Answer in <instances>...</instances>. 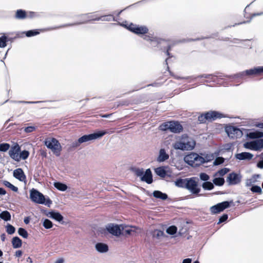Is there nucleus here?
I'll return each instance as SVG.
<instances>
[{"instance_id":"nucleus-58","label":"nucleus","mask_w":263,"mask_h":263,"mask_svg":"<svg viewBox=\"0 0 263 263\" xmlns=\"http://www.w3.org/2000/svg\"><path fill=\"white\" fill-rule=\"evenodd\" d=\"M192 260L190 258H186L183 260L182 263H191Z\"/></svg>"},{"instance_id":"nucleus-54","label":"nucleus","mask_w":263,"mask_h":263,"mask_svg":"<svg viewBox=\"0 0 263 263\" xmlns=\"http://www.w3.org/2000/svg\"><path fill=\"white\" fill-rule=\"evenodd\" d=\"M161 41H162V40H159L158 39H157L156 42L154 41V42H151L150 43H151V45L152 46L155 47V46H156L158 45V44L160 43Z\"/></svg>"},{"instance_id":"nucleus-55","label":"nucleus","mask_w":263,"mask_h":263,"mask_svg":"<svg viewBox=\"0 0 263 263\" xmlns=\"http://www.w3.org/2000/svg\"><path fill=\"white\" fill-rule=\"evenodd\" d=\"M19 103H28V104H33L41 103L40 101L30 102V101H19Z\"/></svg>"},{"instance_id":"nucleus-25","label":"nucleus","mask_w":263,"mask_h":263,"mask_svg":"<svg viewBox=\"0 0 263 263\" xmlns=\"http://www.w3.org/2000/svg\"><path fill=\"white\" fill-rule=\"evenodd\" d=\"M153 194L155 198H159L163 200H166L167 198V195L166 194L159 191H155Z\"/></svg>"},{"instance_id":"nucleus-42","label":"nucleus","mask_w":263,"mask_h":263,"mask_svg":"<svg viewBox=\"0 0 263 263\" xmlns=\"http://www.w3.org/2000/svg\"><path fill=\"white\" fill-rule=\"evenodd\" d=\"M43 224L46 229H50L52 227V222L48 219H46L44 220Z\"/></svg>"},{"instance_id":"nucleus-22","label":"nucleus","mask_w":263,"mask_h":263,"mask_svg":"<svg viewBox=\"0 0 263 263\" xmlns=\"http://www.w3.org/2000/svg\"><path fill=\"white\" fill-rule=\"evenodd\" d=\"M47 216L54 219L58 221H61L63 220V217L62 215L59 212H55L53 211L49 212L46 213Z\"/></svg>"},{"instance_id":"nucleus-14","label":"nucleus","mask_w":263,"mask_h":263,"mask_svg":"<svg viewBox=\"0 0 263 263\" xmlns=\"http://www.w3.org/2000/svg\"><path fill=\"white\" fill-rule=\"evenodd\" d=\"M21 148L17 144L13 146L9 152L10 157L16 161H19V154Z\"/></svg>"},{"instance_id":"nucleus-3","label":"nucleus","mask_w":263,"mask_h":263,"mask_svg":"<svg viewBox=\"0 0 263 263\" xmlns=\"http://www.w3.org/2000/svg\"><path fill=\"white\" fill-rule=\"evenodd\" d=\"M30 197L32 201L34 202L39 204H44L48 207H49L52 203V201L49 198H46L43 194L34 189H32L30 191Z\"/></svg>"},{"instance_id":"nucleus-16","label":"nucleus","mask_w":263,"mask_h":263,"mask_svg":"<svg viewBox=\"0 0 263 263\" xmlns=\"http://www.w3.org/2000/svg\"><path fill=\"white\" fill-rule=\"evenodd\" d=\"M247 76H259L263 73V66H258L245 70Z\"/></svg>"},{"instance_id":"nucleus-20","label":"nucleus","mask_w":263,"mask_h":263,"mask_svg":"<svg viewBox=\"0 0 263 263\" xmlns=\"http://www.w3.org/2000/svg\"><path fill=\"white\" fill-rule=\"evenodd\" d=\"M235 157L237 159H239V160H250L253 158V155L250 153L242 152L241 153L237 154L235 155Z\"/></svg>"},{"instance_id":"nucleus-24","label":"nucleus","mask_w":263,"mask_h":263,"mask_svg":"<svg viewBox=\"0 0 263 263\" xmlns=\"http://www.w3.org/2000/svg\"><path fill=\"white\" fill-rule=\"evenodd\" d=\"M168 155L166 153L164 149H161L159 152V155L158 158L159 162H163L168 158Z\"/></svg>"},{"instance_id":"nucleus-30","label":"nucleus","mask_w":263,"mask_h":263,"mask_svg":"<svg viewBox=\"0 0 263 263\" xmlns=\"http://www.w3.org/2000/svg\"><path fill=\"white\" fill-rule=\"evenodd\" d=\"M155 171L157 175L163 178L166 175V171L163 167H157L155 170Z\"/></svg>"},{"instance_id":"nucleus-36","label":"nucleus","mask_w":263,"mask_h":263,"mask_svg":"<svg viewBox=\"0 0 263 263\" xmlns=\"http://www.w3.org/2000/svg\"><path fill=\"white\" fill-rule=\"evenodd\" d=\"M213 182L215 185L221 186L223 184L224 180L223 178L217 177L214 179Z\"/></svg>"},{"instance_id":"nucleus-50","label":"nucleus","mask_w":263,"mask_h":263,"mask_svg":"<svg viewBox=\"0 0 263 263\" xmlns=\"http://www.w3.org/2000/svg\"><path fill=\"white\" fill-rule=\"evenodd\" d=\"M27 18H32L38 16V15L34 12L29 11L26 12Z\"/></svg>"},{"instance_id":"nucleus-7","label":"nucleus","mask_w":263,"mask_h":263,"mask_svg":"<svg viewBox=\"0 0 263 263\" xmlns=\"http://www.w3.org/2000/svg\"><path fill=\"white\" fill-rule=\"evenodd\" d=\"M224 117V116L222 114L218 111H211L206 112L204 115H200L198 117V121L200 123H204L206 120H215L218 118H221Z\"/></svg>"},{"instance_id":"nucleus-28","label":"nucleus","mask_w":263,"mask_h":263,"mask_svg":"<svg viewBox=\"0 0 263 263\" xmlns=\"http://www.w3.org/2000/svg\"><path fill=\"white\" fill-rule=\"evenodd\" d=\"M152 235L154 238H155L157 239H160L162 237L164 236V233L161 230H155L152 232Z\"/></svg>"},{"instance_id":"nucleus-15","label":"nucleus","mask_w":263,"mask_h":263,"mask_svg":"<svg viewBox=\"0 0 263 263\" xmlns=\"http://www.w3.org/2000/svg\"><path fill=\"white\" fill-rule=\"evenodd\" d=\"M138 228L136 227L131 226H126L121 224V232L123 231V234L132 235L137 232Z\"/></svg>"},{"instance_id":"nucleus-60","label":"nucleus","mask_w":263,"mask_h":263,"mask_svg":"<svg viewBox=\"0 0 263 263\" xmlns=\"http://www.w3.org/2000/svg\"><path fill=\"white\" fill-rule=\"evenodd\" d=\"M6 194V191L3 188L0 187V195H5Z\"/></svg>"},{"instance_id":"nucleus-19","label":"nucleus","mask_w":263,"mask_h":263,"mask_svg":"<svg viewBox=\"0 0 263 263\" xmlns=\"http://www.w3.org/2000/svg\"><path fill=\"white\" fill-rule=\"evenodd\" d=\"M141 180L148 184L153 182L152 174L150 169H147L145 173H144L143 176L141 178Z\"/></svg>"},{"instance_id":"nucleus-52","label":"nucleus","mask_w":263,"mask_h":263,"mask_svg":"<svg viewBox=\"0 0 263 263\" xmlns=\"http://www.w3.org/2000/svg\"><path fill=\"white\" fill-rule=\"evenodd\" d=\"M228 215L227 214H224L221 217H220V218H219V222H218V223H222L223 222H224L225 221L227 220V219H228Z\"/></svg>"},{"instance_id":"nucleus-40","label":"nucleus","mask_w":263,"mask_h":263,"mask_svg":"<svg viewBox=\"0 0 263 263\" xmlns=\"http://www.w3.org/2000/svg\"><path fill=\"white\" fill-rule=\"evenodd\" d=\"M15 228L10 224H8L6 226V231L9 234H12L15 232Z\"/></svg>"},{"instance_id":"nucleus-49","label":"nucleus","mask_w":263,"mask_h":263,"mask_svg":"<svg viewBox=\"0 0 263 263\" xmlns=\"http://www.w3.org/2000/svg\"><path fill=\"white\" fill-rule=\"evenodd\" d=\"M199 177L201 180L205 181V182L209 180L210 179L209 176L204 173H200Z\"/></svg>"},{"instance_id":"nucleus-39","label":"nucleus","mask_w":263,"mask_h":263,"mask_svg":"<svg viewBox=\"0 0 263 263\" xmlns=\"http://www.w3.org/2000/svg\"><path fill=\"white\" fill-rule=\"evenodd\" d=\"M177 230V229L176 227H175L174 226H172L168 227L167 229L166 232L168 234L174 235L176 233Z\"/></svg>"},{"instance_id":"nucleus-10","label":"nucleus","mask_w":263,"mask_h":263,"mask_svg":"<svg viewBox=\"0 0 263 263\" xmlns=\"http://www.w3.org/2000/svg\"><path fill=\"white\" fill-rule=\"evenodd\" d=\"M245 147L252 150L258 151L263 148V139H257L245 144Z\"/></svg>"},{"instance_id":"nucleus-61","label":"nucleus","mask_w":263,"mask_h":263,"mask_svg":"<svg viewBox=\"0 0 263 263\" xmlns=\"http://www.w3.org/2000/svg\"><path fill=\"white\" fill-rule=\"evenodd\" d=\"M257 127H259V128H263V123H258L257 125H256Z\"/></svg>"},{"instance_id":"nucleus-9","label":"nucleus","mask_w":263,"mask_h":263,"mask_svg":"<svg viewBox=\"0 0 263 263\" xmlns=\"http://www.w3.org/2000/svg\"><path fill=\"white\" fill-rule=\"evenodd\" d=\"M226 132L228 136L232 139H237L241 138L243 135L241 129L233 126H227L226 127Z\"/></svg>"},{"instance_id":"nucleus-56","label":"nucleus","mask_w":263,"mask_h":263,"mask_svg":"<svg viewBox=\"0 0 263 263\" xmlns=\"http://www.w3.org/2000/svg\"><path fill=\"white\" fill-rule=\"evenodd\" d=\"M257 166L260 168H263V160L258 162Z\"/></svg>"},{"instance_id":"nucleus-34","label":"nucleus","mask_w":263,"mask_h":263,"mask_svg":"<svg viewBox=\"0 0 263 263\" xmlns=\"http://www.w3.org/2000/svg\"><path fill=\"white\" fill-rule=\"evenodd\" d=\"M29 155V153L27 151L24 150L21 152H20V153L19 154V157H20L19 161L21 159H23V160L26 159L28 157Z\"/></svg>"},{"instance_id":"nucleus-48","label":"nucleus","mask_w":263,"mask_h":263,"mask_svg":"<svg viewBox=\"0 0 263 263\" xmlns=\"http://www.w3.org/2000/svg\"><path fill=\"white\" fill-rule=\"evenodd\" d=\"M143 39L145 41H148L149 42H156L157 41V38L152 37L148 35H144L143 37Z\"/></svg>"},{"instance_id":"nucleus-17","label":"nucleus","mask_w":263,"mask_h":263,"mask_svg":"<svg viewBox=\"0 0 263 263\" xmlns=\"http://www.w3.org/2000/svg\"><path fill=\"white\" fill-rule=\"evenodd\" d=\"M13 175L20 181L25 182L26 181V176L22 168H18L14 170Z\"/></svg>"},{"instance_id":"nucleus-37","label":"nucleus","mask_w":263,"mask_h":263,"mask_svg":"<svg viewBox=\"0 0 263 263\" xmlns=\"http://www.w3.org/2000/svg\"><path fill=\"white\" fill-rule=\"evenodd\" d=\"M250 136L252 138H259L263 137V132H256L250 133Z\"/></svg>"},{"instance_id":"nucleus-47","label":"nucleus","mask_w":263,"mask_h":263,"mask_svg":"<svg viewBox=\"0 0 263 263\" xmlns=\"http://www.w3.org/2000/svg\"><path fill=\"white\" fill-rule=\"evenodd\" d=\"M224 162V158L222 157H217L214 160L213 164L215 165H218L222 164Z\"/></svg>"},{"instance_id":"nucleus-45","label":"nucleus","mask_w":263,"mask_h":263,"mask_svg":"<svg viewBox=\"0 0 263 263\" xmlns=\"http://www.w3.org/2000/svg\"><path fill=\"white\" fill-rule=\"evenodd\" d=\"M40 33V32L37 30H29L26 32V35L28 37H30L32 36H34L37 35Z\"/></svg>"},{"instance_id":"nucleus-62","label":"nucleus","mask_w":263,"mask_h":263,"mask_svg":"<svg viewBox=\"0 0 263 263\" xmlns=\"http://www.w3.org/2000/svg\"><path fill=\"white\" fill-rule=\"evenodd\" d=\"M1 239L3 241H4L5 240V235L4 234H3L1 236Z\"/></svg>"},{"instance_id":"nucleus-11","label":"nucleus","mask_w":263,"mask_h":263,"mask_svg":"<svg viewBox=\"0 0 263 263\" xmlns=\"http://www.w3.org/2000/svg\"><path fill=\"white\" fill-rule=\"evenodd\" d=\"M107 231L111 234L115 236H119L121 233V224L118 225L113 223H110L106 226Z\"/></svg>"},{"instance_id":"nucleus-13","label":"nucleus","mask_w":263,"mask_h":263,"mask_svg":"<svg viewBox=\"0 0 263 263\" xmlns=\"http://www.w3.org/2000/svg\"><path fill=\"white\" fill-rule=\"evenodd\" d=\"M128 29L137 34H144L148 32V29L145 26H141L130 24Z\"/></svg>"},{"instance_id":"nucleus-2","label":"nucleus","mask_w":263,"mask_h":263,"mask_svg":"<svg viewBox=\"0 0 263 263\" xmlns=\"http://www.w3.org/2000/svg\"><path fill=\"white\" fill-rule=\"evenodd\" d=\"M184 161L192 167H197L208 161L206 158L199 156L194 153H191L185 156L184 158Z\"/></svg>"},{"instance_id":"nucleus-57","label":"nucleus","mask_w":263,"mask_h":263,"mask_svg":"<svg viewBox=\"0 0 263 263\" xmlns=\"http://www.w3.org/2000/svg\"><path fill=\"white\" fill-rule=\"evenodd\" d=\"M237 75H238V77H242L244 76H247L246 74V72H245V71H242V72H240Z\"/></svg>"},{"instance_id":"nucleus-4","label":"nucleus","mask_w":263,"mask_h":263,"mask_svg":"<svg viewBox=\"0 0 263 263\" xmlns=\"http://www.w3.org/2000/svg\"><path fill=\"white\" fill-rule=\"evenodd\" d=\"M106 133L107 132L105 131H99L89 135H84L80 138L78 141L73 142L72 146L73 147L79 146L80 144L82 143L99 139L105 135Z\"/></svg>"},{"instance_id":"nucleus-46","label":"nucleus","mask_w":263,"mask_h":263,"mask_svg":"<svg viewBox=\"0 0 263 263\" xmlns=\"http://www.w3.org/2000/svg\"><path fill=\"white\" fill-rule=\"evenodd\" d=\"M10 147V145L8 143H2L0 144V151L6 152Z\"/></svg>"},{"instance_id":"nucleus-33","label":"nucleus","mask_w":263,"mask_h":263,"mask_svg":"<svg viewBox=\"0 0 263 263\" xmlns=\"http://www.w3.org/2000/svg\"><path fill=\"white\" fill-rule=\"evenodd\" d=\"M3 184L5 186L10 188L12 191H14L15 192H16L18 191V188L17 187L15 186L14 185H13V184H12L9 181H3Z\"/></svg>"},{"instance_id":"nucleus-18","label":"nucleus","mask_w":263,"mask_h":263,"mask_svg":"<svg viewBox=\"0 0 263 263\" xmlns=\"http://www.w3.org/2000/svg\"><path fill=\"white\" fill-rule=\"evenodd\" d=\"M227 181L230 184H236L240 181V177L237 174L231 173L229 175Z\"/></svg>"},{"instance_id":"nucleus-53","label":"nucleus","mask_w":263,"mask_h":263,"mask_svg":"<svg viewBox=\"0 0 263 263\" xmlns=\"http://www.w3.org/2000/svg\"><path fill=\"white\" fill-rule=\"evenodd\" d=\"M35 129V127L33 126H28L25 128L24 130L26 133L32 132Z\"/></svg>"},{"instance_id":"nucleus-32","label":"nucleus","mask_w":263,"mask_h":263,"mask_svg":"<svg viewBox=\"0 0 263 263\" xmlns=\"http://www.w3.org/2000/svg\"><path fill=\"white\" fill-rule=\"evenodd\" d=\"M54 186L58 190L61 191H65L67 189V186L66 184L62 183L61 182H55L54 183Z\"/></svg>"},{"instance_id":"nucleus-6","label":"nucleus","mask_w":263,"mask_h":263,"mask_svg":"<svg viewBox=\"0 0 263 263\" xmlns=\"http://www.w3.org/2000/svg\"><path fill=\"white\" fill-rule=\"evenodd\" d=\"M160 128L162 130H169L172 133H177L182 131V126L178 122L170 121L162 123Z\"/></svg>"},{"instance_id":"nucleus-35","label":"nucleus","mask_w":263,"mask_h":263,"mask_svg":"<svg viewBox=\"0 0 263 263\" xmlns=\"http://www.w3.org/2000/svg\"><path fill=\"white\" fill-rule=\"evenodd\" d=\"M202 186L204 190H211L214 188L213 184L212 182L209 181L204 182L202 184Z\"/></svg>"},{"instance_id":"nucleus-41","label":"nucleus","mask_w":263,"mask_h":263,"mask_svg":"<svg viewBox=\"0 0 263 263\" xmlns=\"http://www.w3.org/2000/svg\"><path fill=\"white\" fill-rule=\"evenodd\" d=\"M18 234L24 238H27L28 237L27 232L23 228H20L18 230Z\"/></svg>"},{"instance_id":"nucleus-23","label":"nucleus","mask_w":263,"mask_h":263,"mask_svg":"<svg viewBox=\"0 0 263 263\" xmlns=\"http://www.w3.org/2000/svg\"><path fill=\"white\" fill-rule=\"evenodd\" d=\"M95 247L96 250L100 253L106 252L108 250L107 245L103 243H97Z\"/></svg>"},{"instance_id":"nucleus-38","label":"nucleus","mask_w":263,"mask_h":263,"mask_svg":"<svg viewBox=\"0 0 263 263\" xmlns=\"http://www.w3.org/2000/svg\"><path fill=\"white\" fill-rule=\"evenodd\" d=\"M229 171V169L227 168H223L218 171L215 175V176H222L228 173Z\"/></svg>"},{"instance_id":"nucleus-44","label":"nucleus","mask_w":263,"mask_h":263,"mask_svg":"<svg viewBox=\"0 0 263 263\" xmlns=\"http://www.w3.org/2000/svg\"><path fill=\"white\" fill-rule=\"evenodd\" d=\"M7 37L3 36L0 37V47L4 48L6 46Z\"/></svg>"},{"instance_id":"nucleus-43","label":"nucleus","mask_w":263,"mask_h":263,"mask_svg":"<svg viewBox=\"0 0 263 263\" xmlns=\"http://www.w3.org/2000/svg\"><path fill=\"white\" fill-rule=\"evenodd\" d=\"M251 190L253 192L257 193L259 194H261V193H262V190H261V187L257 185L253 186L251 187Z\"/></svg>"},{"instance_id":"nucleus-51","label":"nucleus","mask_w":263,"mask_h":263,"mask_svg":"<svg viewBox=\"0 0 263 263\" xmlns=\"http://www.w3.org/2000/svg\"><path fill=\"white\" fill-rule=\"evenodd\" d=\"M135 174L137 176L140 177L141 178L143 176L144 171L143 169L138 168L135 170Z\"/></svg>"},{"instance_id":"nucleus-12","label":"nucleus","mask_w":263,"mask_h":263,"mask_svg":"<svg viewBox=\"0 0 263 263\" xmlns=\"http://www.w3.org/2000/svg\"><path fill=\"white\" fill-rule=\"evenodd\" d=\"M229 206L230 203L228 201H224L211 206L210 208V211L211 213L213 214H217L223 211L224 209L228 208Z\"/></svg>"},{"instance_id":"nucleus-26","label":"nucleus","mask_w":263,"mask_h":263,"mask_svg":"<svg viewBox=\"0 0 263 263\" xmlns=\"http://www.w3.org/2000/svg\"><path fill=\"white\" fill-rule=\"evenodd\" d=\"M15 18L19 20H22L27 18L26 12L22 9L17 10L16 11Z\"/></svg>"},{"instance_id":"nucleus-64","label":"nucleus","mask_w":263,"mask_h":263,"mask_svg":"<svg viewBox=\"0 0 263 263\" xmlns=\"http://www.w3.org/2000/svg\"><path fill=\"white\" fill-rule=\"evenodd\" d=\"M55 263H63V260L62 259H59L57 260Z\"/></svg>"},{"instance_id":"nucleus-29","label":"nucleus","mask_w":263,"mask_h":263,"mask_svg":"<svg viewBox=\"0 0 263 263\" xmlns=\"http://www.w3.org/2000/svg\"><path fill=\"white\" fill-rule=\"evenodd\" d=\"M187 178L179 179L175 181V185L180 187L186 188Z\"/></svg>"},{"instance_id":"nucleus-31","label":"nucleus","mask_w":263,"mask_h":263,"mask_svg":"<svg viewBox=\"0 0 263 263\" xmlns=\"http://www.w3.org/2000/svg\"><path fill=\"white\" fill-rule=\"evenodd\" d=\"M0 218L5 221H9L11 219V215L7 211H5L0 214Z\"/></svg>"},{"instance_id":"nucleus-21","label":"nucleus","mask_w":263,"mask_h":263,"mask_svg":"<svg viewBox=\"0 0 263 263\" xmlns=\"http://www.w3.org/2000/svg\"><path fill=\"white\" fill-rule=\"evenodd\" d=\"M85 15L87 16V18L90 19V20H94V21L101 20L102 21H110L113 18V17L110 15L102 16L97 17V18H93V16L90 14H86Z\"/></svg>"},{"instance_id":"nucleus-27","label":"nucleus","mask_w":263,"mask_h":263,"mask_svg":"<svg viewBox=\"0 0 263 263\" xmlns=\"http://www.w3.org/2000/svg\"><path fill=\"white\" fill-rule=\"evenodd\" d=\"M12 243L14 248H19L22 246V240L18 237H14L12 240Z\"/></svg>"},{"instance_id":"nucleus-5","label":"nucleus","mask_w":263,"mask_h":263,"mask_svg":"<svg viewBox=\"0 0 263 263\" xmlns=\"http://www.w3.org/2000/svg\"><path fill=\"white\" fill-rule=\"evenodd\" d=\"M45 145L57 156L60 155L62 146L59 142L55 138H48L44 141Z\"/></svg>"},{"instance_id":"nucleus-59","label":"nucleus","mask_w":263,"mask_h":263,"mask_svg":"<svg viewBox=\"0 0 263 263\" xmlns=\"http://www.w3.org/2000/svg\"><path fill=\"white\" fill-rule=\"evenodd\" d=\"M22 252L20 250H18V251H17L16 252V253H15V255L17 256V257H20L22 255Z\"/></svg>"},{"instance_id":"nucleus-63","label":"nucleus","mask_w":263,"mask_h":263,"mask_svg":"<svg viewBox=\"0 0 263 263\" xmlns=\"http://www.w3.org/2000/svg\"><path fill=\"white\" fill-rule=\"evenodd\" d=\"M111 115V114H105V115H102V117H103V118H108Z\"/></svg>"},{"instance_id":"nucleus-8","label":"nucleus","mask_w":263,"mask_h":263,"mask_svg":"<svg viewBox=\"0 0 263 263\" xmlns=\"http://www.w3.org/2000/svg\"><path fill=\"white\" fill-rule=\"evenodd\" d=\"M198 179L195 177L187 178L186 188L193 194H197L200 191V187L198 183Z\"/></svg>"},{"instance_id":"nucleus-1","label":"nucleus","mask_w":263,"mask_h":263,"mask_svg":"<svg viewBox=\"0 0 263 263\" xmlns=\"http://www.w3.org/2000/svg\"><path fill=\"white\" fill-rule=\"evenodd\" d=\"M195 144V141L192 138L184 134L179 137L173 144V147L175 149L191 151L194 148Z\"/></svg>"}]
</instances>
